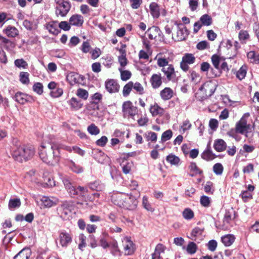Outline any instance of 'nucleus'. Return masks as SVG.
<instances>
[{"label": "nucleus", "mask_w": 259, "mask_h": 259, "mask_svg": "<svg viewBox=\"0 0 259 259\" xmlns=\"http://www.w3.org/2000/svg\"><path fill=\"white\" fill-rule=\"evenodd\" d=\"M61 149L67 151L71 150L70 147L60 144L53 139L48 142H43L38 149L39 157L45 163L54 165L60 161V150Z\"/></svg>", "instance_id": "nucleus-1"}, {"label": "nucleus", "mask_w": 259, "mask_h": 259, "mask_svg": "<svg viewBox=\"0 0 259 259\" xmlns=\"http://www.w3.org/2000/svg\"><path fill=\"white\" fill-rule=\"evenodd\" d=\"M35 154L32 146L17 145L13 148L12 156L17 161L22 162L32 158Z\"/></svg>", "instance_id": "nucleus-2"}, {"label": "nucleus", "mask_w": 259, "mask_h": 259, "mask_svg": "<svg viewBox=\"0 0 259 259\" xmlns=\"http://www.w3.org/2000/svg\"><path fill=\"white\" fill-rule=\"evenodd\" d=\"M117 204L127 209L132 210L136 208L138 201L135 197L131 194L119 193L116 196Z\"/></svg>", "instance_id": "nucleus-3"}, {"label": "nucleus", "mask_w": 259, "mask_h": 259, "mask_svg": "<svg viewBox=\"0 0 259 259\" xmlns=\"http://www.w3.org/2000/svg\"><path fill=\"white\" fill-rule=\"evenodd\" d=\"M55 3L56 4V14L62 17L66 16L71 8L70 3L65 0H55Z\"/></svg>", "instance_id": "nucleus-4"}, {"label": "nucleus", "mask_w": 259, "mask_h": 259, "mask_svg": "<svg viewBox=\"0 0 259 259\" xmlns=\"http://www.w3.org/2000/svg\"><path fill=\"white\" fill-rule=\"evenodd\" d=\"M251 125L247 123L246 119L242 117L239 121H238L235 126V132L241 135H244L245 137H248V133L251 132Z\"/></svg>", "instance_id": "nucleus-5"}, {"label": "nucleus", "mask_w": 259, "mask_h": 259, "mask_svg": "<svg viewBox=\"0 0 259 259\" xmlns=\"http://www.w3.org/2000/svg\"><path fill=\"white\" fill-rule=\"evenodd\" d=\"M122 112L124 117H130L133 118L138 114V109L137 107L134 106L132 102L127 101L122 104Z\"/></svg>", "instance_id": "nucleus-6"}, {"label": "nucleus", "mask_w": 259, "mask_h": 259, "mask_svg": "<svg viewBox=\"0 0 259 259\" xmlns=\"http://www.w3.org/2000/svg\"><path fill=\"white\" fill-rule=\"evenodd\" d=\"M216 86L212 81H207L200 88L199 91L202 93V98L210 97L214 92Z\"/></svg>", "instance_id": "nucleus-7"}, {"label": "nucleus", "mask_w": 259, "mask_h": 259, "mask_svg": "<svg viewBox=\"0 0 259 259\" xmlns=\"http://www.w3.org/2000/svg\"><path fill=\"white\" fill-rule=\"evenodd\" d=\"M175 24L177 25V32L176 37L174 38L176 41H182L186 39L189 34V32L186 27L182 23Z\"/></svg>", "instance_id": "nucleus-8"}, {"label": "nucleus", "mask_w": 259, "mask_h": 259, "mask_svg": "<svg viewBox=\"0 0 259 259\" xmlns=\"http://www.w3.org/2000/svg\"><path fill=\"white\" fill-rule=\"evenodd\" d=\"M106 90L110 94H114L119 92V84L114 79H108L105 82Z\"/></svg>", "instance_id": "nucleus-9"}, {"label": "nucleus", "mask_w": 259, "mask_h": 259, "mask_svg": "<svg viewBox=\"0 0 259 259\" xmlns=\"http://www.w3.org/2000/svg\"><path fill=\"white\" fill-rule=\"evenodd\" d=\"M13 99L15 101L21 104H24L26 102H31L34 101L31 96L20 92H17Z\"/></svg>", "instance_id": "nucleus-10"}, {"label": "nucleus", "mask_w": 259, "mask_h": 259, "mask_svg": "<svg viewBox=\"0 0 259 259\" xmlns=\"http://www.w3.org/2000/svg\"><path fill=\"white\" fill-rule=\"evenodd\" d=\"M72 209V203L70 201H64L58 207V210L62 217H65L69 214Z\"/></svg>", "instance_id": "nucleus-11"}, {"label": "nucleus", "mask_w": 259, "mask_h": 259, "mask_svg": "<svg viewBox=\"0 0 259 259\" xmlns=\"http://www.w3.org/2000/svg\"><path fill=\"white\" fill-rule=\"evenodd\" d=\"M59 242L63 247H66L72 241V237L70 233L62 231L59 233Z\"/></svg>", "instance_id": "nucleus-12"}, {"label": "nucleus", "mask_w": 259, "mask_h": 259, "mask_svg": "<svg viewBox=\"0 0 259 259\" xmlns=\"http://www.w3.org/2000/svg\"><path fill=\"white\" fill-rule=\"evenodd\" d=\"M40 201L45 207H51L59 202V199L57 198L45 196L41 197Z\"/></svg>", "instance_id": "nucleus-13"}, {"label": "nucleus", "mask_w": 259, "mask_h": 259, "mask_svg": "<svg viewBox=\"0 0 259 259\" xmlns=\"http://www.w3.org/2000/svg\"><path fill=\"white\" fill-rule=\"evenodd\" d=\"M146 34L150 39L153 40L156 39L158 36H161L162 33L158 27L153 26L147 30Z\"/></svg>", "instance_id": "nucleus-14"}, {"label": "nucleus", "mask_w": 259, "mask_h": 259, "mask_svg": "<svg viewBox=\"0 0 259 259\" xmlns=\"http://www.w3.org/2000/svg\"><path fill=\"white\" fill-rule=\"evenodd\" d=\"M235 211L231 208L226 211L223 219L224 229H227L228 228L231 222L234 219Z\"/></svg>", "instance_id": "nucleus-15"}, {"label": "nucleus", "mask_w": 259, "mask_h": 259, "mask_svg": "<svg viewBox=\"0 0 259 259\" xmlns=\"http://www.w3.org/2000/svg\"><path fill=\"white\" fill-rule=\"evenodd\" d=\"M201 156L203 159L206 161L212 160L217 157L211 150L210 143L207 145L206 149L201 153Z\"/></svg>", "instance_id": "nucleus-16"}, {"label": "nucleus", "mask_w": 259, "mask_h": 259, "mask_svg": "<svg viewBox=\"0 0 259 259\" xmlns=\"http://www.w3.org/2000/svg\"><path fill=\"white\" fill-rule=\"evenodd\" d=\"M161 71L166 76L167 80H173L176 77V73L174 66L172 64L168 65L167 67L162 68Z\"/></svg>", "instance_id": "nucleus-17"}, {"label": "nucleus", "mask_w": 259, "mask_h": 259, "mask_svg": "<svg viewBox=\"0 0 259 259\" xmlns=\"http://www.w3.org/2000/svg\"><path fill=\"white\" fill-rule=\"evenodd\" d=\"M149 111L153 116H161L163 115L165 112V109L161 107L156 103L151 105Z\"/></svg>", "instance_id": "nucleus-18"}, {"label": "nucleus", "mask_w": 259, "mask_h": 259, "mask_svg": "<svg viewBox=\"0 0 259 259\" xmlns=\"http://www.w3.org/2000/svg\"><path fill=\"white\" fill-rule=\"evenodd\" d=\"M150 82L153 89H156L159 88L162 83L161 74H153L150 79Z\"/></svg>", "instance_id": "nucleus-19"}, {"label": "nucleus", "mask_w": 259, "mask_h": 259, "mask_svg": "<svg viewBox=\"0 0 259 259\" xmlns=\"http://www.w3.org/2000/svg\"><path fill=\"white\" fill-rule=\"evenodd\" d=\"M123 248L126 255H131L135 251L134 244L128 238L124 239Z\"/></svg>", "instance_id": "nucleus-20"}, {"label": "nucleus", "mask_w": 259, "mask_h": 259, "mask_svg": "<svg viewBox=\"0 0 259 259\" xmlns=\"http://www.w3.org/2000/svg\"><path fill=\"white\" fill-rule=\"evenodd\" d=\"M69 21L71 25L80 27L83 24L84 20L81 15L75 14L70 18Z\"/></svg>", "instance_id": "nucleus-21"}, {"label": "nucleus", "mask_w": 259, "mask_h": 259, "mask_svg": "<svg viewBox=\"0 0 259 259\" xmlns=\"http://www.w3.org/2000/svg\"><path fill=\"white\" fill-rule=\"evenodd\" d=\"M63 182L66 189L71 197H73L76 195H78V190L77 188H75L72 185L69 180L67 179H64L63 180Z\"/></svg>", "instance_id": "nucleus-22"}, {"label": "nucleus", "mask_w": 259, "mask_h": 259, "mask_svg": "<svg viewBox=\"0 0 259 259\" xmlns=\"http://www.w3.org/2000/svg\"><path fill=\"white\" fill-rule=\"evenodd\" d=\"M31 255V250L28 248H25L17 253L14 259H29Z\"/></svg>", "instance_id": "nucleus-23"}, {"label": "nucleus", "mask_w": 259, "mask_h": 259, "mask_svg": "<svg viewBox=\"0 0 259 259\" xmlns=\"http://www.w3.org/2000/svg\"><path fill=\"white\" fill-rule=\"evenodd\" d=\"M174 95V92L170 88H165L160 92V96L161 99L164 101L170 99Z\"/></svg>", "instance_id": "nucleus-24"}, {"label": "nucleus", "mask_w": 259, "mask_h": 259, "mask_svg": "<svg viewBox=\"0 0 259 259\" xmlns=\"http://www.w3.org/2000/svg\"><path fill=\"white\" fill-rule=\"evenodd\" d=\"M46 28L50 33L54 34L57 35L60 31L58 29V25L57 22L51 21L46 24Z\"/></svg>", "instance_id": "nucleus-25"}, {"label": "nucleus", "mask_w": 259, "mask_h": 259, "mask_svg": "<svg viewBox=\"0 0 259 259\" xmlns=\"http://www.w3.org/2000/svg\"><path fill=\"white\" fill-rule=\"evenodd\" d=\"M150 11L154 18H158L160 16V8L158 5L155 2L150 4L149 6Z\"/></svg>", "instance_id": "nucleus-26"}, {"label": "nucleus", "mask_w": 259, "mask_h": 259, "mask_svg": "<svg viewBox=\"0 0 259 259\" xmlns=\"http://www.w3.org/2000/svg\"><path fill=\"white\" fill-rule=\"evenodd\" d=\"M227 147L226 142L222 139H217L214 141L213 144L214 149L218 152L224 151Z\"/></svg>", "instance_id": "nucleus-27"}, {"label": "nucleus", "mask_w": 259, "mask_h": 259, "mask_svg": "<svg viewBox=\"0 0 259 259\" xmlns=\"http://www.w3.org/2000/svg\"><path fill=\"white\" fill-rule=\"evenodd\" d=\"M68 104L70 106L72 110H78L82 106V103L80 101L78 100L76 98L72 97L68 101Z\"/></svg>", "instance_id": "nucleus-28"}, {"label": "nucleus", "mask_w": 259, "mask_h": 259, "mask_svg": "<svg viewBox=\"0 0 259 259\" xmlns=\"http://www.w3.org/2000/svg\"><path fill=\"white\" fill-rule=\"evenodd\" d=\"M89 186L92 190L97 191H102L105 189L104 184L99 181L90 183Z\"/></svg>", "instance_id": "nucleus-29"}, {"label": "nucleus", "mask_w": 259, "mask_h": 259, "mask_svg": "<svg viewBox=\"0 0 259 259\" xmlns=\"http://www.w3.org/2000/svg\"><path fill=\"white\" fill-rule=\"evenodd\" d=\"M235 237L233 235L228 234L221 237L222 243L226 246L231 245L234 242Z\"/></svg>", "instance_id": "nucleus-30"}, {"label": "nucleus", "mask_w": 259, "mask_h": 259, "mask_svg": "<svg viewBox=\"0 0 259 259\" xmlns=\"http://www.w3.org/2000/svg\"><path fill=\"white\" fill-rule=\"evenodd\" d=\"M247 57L251 63L259 64V54L258 53L253 51H250L247 53Z\"/></svg>", "instance_id": "nucleus-31"}, {"label": "nucleus", "mask_w": 259, "mask_h": 259, "mask_svg": "<svg viewBox=\"0 0 259 259\" xmlns=\"http://www.w3.org/2000/svg\"><path fill=\"white\" fill-rule=\"evenodd\" d=\"M5 33L8 37H15L19 34L18 30L14 26L9 25L5 30Z\"/></svg>", "instance_id": "nucleus-32"}, {"label": "nucleus", "mask_w": 259, "mask_h": 259, "mask_svg": "<svg viewBox=\"0 0 259 259\" xmlns=\"http://www.w3.org/2000/svg\"><path fill=\"white\" fill-rule=\"evenodd\" d=\"M189 169L190 171L192 172L190 174V175L191 177H194L197 175H201L202 174V171L198 168L197 166L196 163L191 162L189 166Z\"/></svg>", "instance_id": "nucleus-33"}, {"label": "nucleus", "mask_w": 259, "mask_h": 259, "mask_svg": "<svg viewBox=\"0 0 259 259\" xmlns=\"http://www.w3.org/2000/svg\"><path fill=\"white\" fill-rule=\"evenodd\" d=\"M102 64L107 68H110L113 62V58L110 55H107L101 58Z\"/></svg>", "instance_id": "nucleus-34"}, {"label": "nucleus", "mask_w": 259, "mask_h": 259, "mask_svg": "<svg viewBox=\"0 0 259 259\" xmlns=\"http://www.w3.org/2000/svg\"><path fill=\"white\" fill-rule=\"evenodd\" d=\"M238 37L240 42L245 44L246 43L247 40L249 39L250 35L246 30H241L238 34Z\"/></svg>", "instance_id": "nucleus-35"}, {"label": "nucleus", "mask_w": 259, "mask_h": 259, "mask_svg": "<svg viewBox=\"0 0 259 259\" xmlns=\"http://www.w3.org/2000/svg\"><path fill=\"white\" fill-rule=\"evenodd\" d=\"M200 21L203 25L208 26L211 25L212 19L208 14H204L200 17Z\"/></svg>", "instance_id": "nucleus-36"}, {"label": "nucleus", "mask_w": 259, "mask_h": 259, "mask_svg": "<svg viewBox=\"0 0 259 259\" xmlns=\"http://www.w3.org/2000/svg\"><path fill=\"white\" fill-rule=\"evenodd\" d=\"M21 205V201L19 198L11 199L9 200L8 207L11 210L18 208Z\"/></svg>", "instance_id": "nucleus-37"}, {"label": "nucleus", "mask_w": 259, "mask_h": 259, "mask_svg": "<svg viewBox=\"0 0 259 259\" xmlns=\"http://www.w3.org/2000/svg\"><path fill=\"white\" fill-rule=\"evenodd\" d=\"M147 141H151V142H156L157 139V134L151 131L147 132L144 135Z\"/></svg>", "instance_id": "nucleus-38"}, {"label": "nucleus", "mask_w": 259, "mask_h": 259, "mask_svg": "<svg viewBox=\"0 0 259 259\" xmlns=\"http://www.w3.org/2000/svg\"><path fill=\"white\" fill-rule=\"evenodd\" d=\"M68 165L70 168L76 173H80L83 171L82 168L80 166L76 164L72 160H69Z\"/></svg>", "instance_id": "nucleus-39"}, {"label": "nucleus", "mask_w": 259, "mask_h": 259, "mask_svg": "<svg viewBox=\"0 0 259 259\" xmlns=\"http://www.w3.org/2000/svg\"><path fill=\"white\" fill-rule=\"evenodd\" d=\"M111 248V253L114 256L120 255V251L118 247V244L116 241L110 242V247Z\"/></svg>", "instance_id": "nucleus-40"}, {"label": "nucleus", "mask_w": 259, "mask_h": 259, "mask_svg": "<svg viewBox=\"0 0 259 259\" xmlns=\"http://www.w3.org/2000/svg\"><path fill=\"white\" fill-rule=\"evenodd\" d=\"M182 60L186 63L191 65L195 62L196 58L193 54L187 53L184 55Z\"/></svg>", "instance_id": "nucleus-41"}, {"label": "nucleus", "mask_w": 259, "mask_h": 259, "mask_svg": "<svg viewBox=\"0 0 259 259\" xmlns=\"http://www.w3.org/2000/svg\"><path fill=\"white\" fill-rule=\"evenodd\" d=\"M118 70L120 73V77L122 80L126 81L131 77L132 73L131 71L124 70L122 68H119Z\"/></svg>", "instance_id": "nucleus-42"}, {"label": "nucleus", "mask_w": 259, "mask_h": 259, "mask_svg": "<svg viewBox=\"0 0 259 259\" xmlns=\"http://www.w3.org/2000/svg\"><path fill=\"white\" fill-rule=\"evenodd\" d=\"M76 95L77 97L84 100H86L89 97L88 92L82 88H79L77 90Z\"/></svg>", "instance_id": "nucleus-43"}, {"label": "nucleus", "mask_w": 259, "mask_h": 259, "mask_svg": "<svg viewBox=\"0 0 259 259\" xmlns=\"http://www.w3.org/2000/svg\"><path fill=\"white\" fill-rule=\"evenodd\" d=\"M211 59L215 68L220 70V64L223 61L222 58L217 55H213L212 56Z\"/></svg>", "instance_id": "nucleus-44"}, {"label": "nucleus", "mask_w": 259, "mask_h": 259, "mask_svg": "<svg viewBox=\"0 0 259 259\" xmlns=\"http://www.w3.org/2000/svg\"><path fill=\"white\" fill-rule=\"evenodd\" d=\"M142 205L143 207L148 211L153 212L154 210V209L152 207L151 204L149 203L148 197L146 196H144L143 197Z\"/></svg>", "instance_id": "nucleus-45"}, {"label": "nucleus", "mask_w": 259, "mask_h": 259, "mask_svg": "<svg viewBox=\"0 0 259 259\" xmlns=\"http://www.w3.org/2000/svg\"><path fill=\"white\" fill-rule=\"evenodd\" d=\"M166 160L172 165H177L180 162V158L174 154H169L166 157Z\"/></svg>", "instance_id": "nucleus-46"}, {"label": "nucleus", "mask_w": 259, "mask_h": 259, "mask_svg": "<svg viewBox=\"0 0 259 259\" xmlns=\"http://www.w3.org/2000/svg\"><path fill=\"white\" fill-rule=\"evenodd\" d=\"M172 136V132L170 130H168L163 132L161 137V142L164 143L170 140Z\"/></svg>", "instance_id": "nucleus-47"}, {"label": "nucleus", "mask_w": 259, "mask_h": 259, "mask_svg": "<svg viewBox=\"0 0 259 259\" xmlns=\"http://www.w3.org/2000/svg\"><path fill=\"white\" fill-rule=\"evenodd\" d=\"M133 81H129L123 88L122 94L124 97L127 96L133 89Z\"/></svg>", "instance_id": "nucleus-48"}, {"label": "nucleus", "mask_w": 259, "mask_h": 259, "mask_svg": "<svg viewBox=\"0 0 259 259\" xmlns=\"http://www.w3.org/2000/svg\"><path fill=\"white\" fill-rule=\"evenodd\" d=\"M29 73L26 72H21L20 73V81L24 84H28L29 82Z\"/></svg>", "instance_id": "nucleus-49"}, {"label": "nucleus", "mask_w": 259, "mask_h": 259, "mask_svg": "<svg viewBox=\"0 0 259 259\" xmlns=\"http://www.w3.org/2000/svg\"><path fill=\"white\" fill-rule=\"evenodd\" d=\"M86 236L83 234H80L78 236V248L81 250H83L86 246Z\"/></svg>", "instance_id": "nucleus-50"}, {"label": "nucleus", "mask_w": 259, "mask_h": 259, "mask_svg": "<svg viewBox=\"0 0 259 259\" xmlns=\"http://www.w3.org/2000/svg\"><path fill=\"white\" fill-rule=\"evenodd\" d=\"M194 216L193 211L190 208H186L183 212V217L187 220H191Z\"/></svg>", "instance_id": "nucleus-51"}, {"label": "nucleus", "mask_w": 259, "mask_h": 259, "mask_svg": "<svg viewBox=\"0 0 259 259\" xmlns=\"http://www.w3.org/2000/svg\"><path fill=\"white\" fill-rule=\"evenodd\" d=\"M197 249V245L193 242H190L188 243L187 247V251L189 254H192L195 253Z\"/></svg>", "instance_id": "nucleus-52"}, {"label": "nucleus", "mask_w": 259, "mask_h": 259, "mask_svg": "<svg viewBox=\"0 0 259 259\" xmlns=\"http://www.w3.org/2000/svg\"><path fill=\"white\" fill-rule=\"evenodd\" d=\"M88 131L92 135H97L100 133L99 128L94 123L88 127Z\"/></svg>", "instance_id": "nucleus-53"}, {"label": "nucleus", "mask_w": 259, "mask_h": 259, "mask_svg": "<svg viewBox=\"0 0 259 259\" xmlns=\"http://www.w3.org/2000/svg\"><path fill=\"white\" fill-rule=\"evenodd\" d=\"M223 170L224 167L220 163H217L213 166V171L217 175H221Z\"/></svg>", "instance_id": "nucleus-54"}, {"label": "nucleus", "mask_w": 259, "mask_h": 259, "mask_svg": "<svg viewBox=\"0 0 259 259\" xmlns=\"http://www.w3.org/2000/svg\"><path fill=\"white\" fill-rule=\"evenodd\" d=\"M63 93V89L58 87L55 89L51 91L50 95L53 98H58L61 96Z\"/></svg>", "instance_id": "nucleus-55"}, {"label": "nucleus", "mask_w": 259, "mask_h": 259, "mask_svg": "<svg viewBox=\"0 0 259 259\" xmlns=\"http://www.w3.org/2000/svg\"><path fill=\"white\" fill-rule=\"evenodd\" d=\"M246 66H242L236 73V77L239 79H243L246 74Z\"/></svg>", "instance_id": "nucleus-56"}, {"label": "nucleus", "mask_w": 259, "mask_h": 259, "mask_svg": "<svg viewBox=\"0 0 259 259\" xmlns=\"http://www.w3.org/2000/svg\"><path fill=\"white\" fill-rule=\"evenodd\" d=\"M14 64L18 68L25 69L28 66L27 63L23 59H16L14 62Z\"/></svg>", "instance_id": "nucleus-57"}, {"label": "nucleus", "mask_w": 259, "mask_h": 259, "mask_svg": "<svg viewBox=\"0 0 259 259\" xmlns=\"http://www.w3.org/2000/svg\"><path fill=\"white\" fill-rule=\"evenodd\" d=\"M133 89L135 90L137 93H138L140 95H142L144 93V88L143 87L142 85L138 82H136V83H134L133 82Z\"/></svg>", "instance_id": "nucleus-58"}, {"label": "nucleus", "mask_w": 259, "mask_h": 259, "mask_svg": "<svg viewBox=\"0 0 259 259\" xmlns=\"http://www.w3.org/2000/svg\"><path fill=\"white\" fill-rule=\"evenodd\" d=\"M33 90L38 95H41L43 93V85L40 82H36L33 85Z\"/></svg>", "instance_id": "nucleus-59"}, {"label": "nucleus", "mask_w": 259, "mask_h": 259, "mask_svg": "<svg viewBox=\"0 0 259 259\" xmlns=\"http://www.w3.org/2000/svg\"><path fill=\"white\" fill-rule=\"evenodd\" d=\"M191 126L192 124L190 123L189 120L186 119L183 122L181 126V128L184 133L186 131L190 130L191 128Z\"/></svg>", "instance_id": "nucleus-60"}, {"label": "nucleus", "mask_w": 259, "mask_h": 259, "mask_svg": "<svg viewBox=\"0 0 259 259\" xmlns=\"http://www.w3.org/2000/svg\"><path fill=\"white\" fill-rule=\"evenodd\" d=\"M133 165L132 162H126L125 164L123 163L122 171L125 174H128Z\"/></svg>", "instance_id": "nucleus-61"}, {"label": "nucleus", "mask_w": 259, "mask_h": 259, "mask_svg": "<svg viewBox=\"0 0 259 259\" xmlns=\"http://www.w3.org/2000/svg\"><path fill=\"white\" fill-rule=\"evenodd\" d=\"M80 49L84 53H88L90 52L91 47L90 43L88 41L83 42Z\"/></svg>", "instance_id": "nucleus-62"}, {"label": "nucleus", "mask_w": 259, "mask_h": 259, "mask_svg": "<svg viewBox=\"0 0 259 259\" xmlns=\"http://www.w3.org/2000/svg\"><path fill=\"white\" fill-rule=\"evenodd\" d=\"M200 203L204 207H208L210 205V200L209 197L206 196H202L200 198Z\"/></svg>", "instance_id": "nucleus-63"}, {"label": "nucleus", "mask_w": 259, "mask_h": 259, "mask_svg": "<svg viewBox=\"0 0 259 259\" xmlns=\"http://www.w3.org/2000/svg\"><path fill=\"white\" fill-rule=\"evenodd\" d=\"M92 59L95 60L98 58L102 54V51L99 48H95L92 51L90 52Z\"/></svg>", "instance_id": "nucleus-64"}]
</instances>
